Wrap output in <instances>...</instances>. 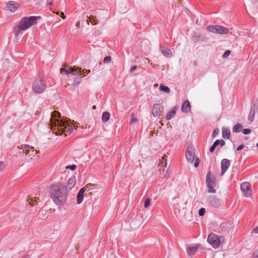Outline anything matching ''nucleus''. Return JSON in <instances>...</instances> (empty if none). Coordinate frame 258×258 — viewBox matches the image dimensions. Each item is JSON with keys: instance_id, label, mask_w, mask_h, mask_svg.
Returning <instances> with one entry per match:
<instances>
[{"instance_id": "a18cd8bd", "label": "nucleus", "mask_w": 258, "mask_h": 258, "mask_svg": "<svg viewBox=\"0 0 258 258\" xmlns=\"http://www.w3.org/2000/svg\"><path fill=\"white\" fill-rule=\"evenodd\" d=\"M244 148L243 145H240L237 149V151H240Z\"/></svg>"}, {"instance_id": "8fccbe9b", "label": "nucleus", "mask_w": 258, "mask_h": 258, "mask_svg": "<svg viewBox=\"0 0 258 258\" xmlns=\"http://www.w3.org/2000/svg\"><path fill=\"white\" fill-rule=\"evenodd\" d=\"M227 225H229V223H223L222 226L224 227L225 226H227Z\"/></svg>"}, {"instance_id": "4d7b16f0", "label": "nucleus", "mask_w": 258, "mask_h": 258, "mask_svg": "<svg viewBox=\"0 0 258 258\" xmlns=\"http://www.w3.org/2000/svg\"><path fill=\"white\" fill-rule=\"evenodd\" d=\"M47 5H51V2L50 3H47Z\"/></svg>"}, {"instance_id": "2f4dec72", "label": "nucleus", "mask_w": 258, "mask_h": 258, "mask_svg": "<svg viewBox=\"0 0 258 258\" xmlns=\"http://www.w3.org/2000/svg\"><path fill=\"white\" fill-rule=\"evenodd\" d=\"M206 210L204 208H201L199 211V215L200 216H203L205 213Z\"/></svg>"}, {"instance_id": "79ce46f5", "label": "nucleus", "mask_w": 258, "mask_h": 258, "mask_svg": "<svg viewBox=\"0 0 258 258\" xmlns=\"http://www.w3.org/2000/svg\"><path fill=\"white\" fill-rule=\"evenodd\" d=\"M137 66H136L132 67L131 69L130 72L132 73V72L135 71L137 70Z\"/></svg>"}, {"instance_id": "49530a36", "label": "nucleus", "mask_w": 258, "mask_h": 258, "mask_svg": "<svg viewBox=\"0 0 258 258\" xmlns=\"http://www.w3.org/2000/svg\"><path fill=\"white\" fill-rule=\"evenodd\" d=\"M4 168V164L2 162L0 161V171H1Z\"/></svg>"}, {"instance_id": "b1692460", "label": "nucleus", "mask_w": 258, "mask_h": 258, "mask_svg": "<svg viewBox=\"0 0 258 258\" xmlns=\"http://www.w3.org/2000/svg\"><path fill=\"white\" fill-rule=\"evenodd\" d=\"M109 117H110V114H109V112H104L103 113L102 116V120L103 122H107L109 120Z\"/></svg>"}, {"instance_id": "2eb2a0df", "label": "nucleus", "mask_w": 258, "mask_h": 258, "mask_svg": "<svg viewBox=\"0 0 258 258\" xmlns=\"http://www.w3.org/2000/svg\"><path fill=\"white\" fill-rule=\"evenodd\" d=\"M76 182V179L74 176H72L68 181L67 185L66 186L67 191L71 190L75 186Z\"/></svg>"}, {"instance_id": "37998d69", "label": "nucleus", "mask_w": 258, "mask_h": 258, "mask_svg": "<svg viewBox=\"0 0 258 258\" xmlns=\"http://www.w3.org/2000/svg\"><path fill=\"white\" fill-rule=\"evenodd\" d=\"M86 187H84L83 188H82L80 190H79V192H81V193H82L83 194H84V192L86 191Z\"/></svg>"}, {"instance_id": "6e6d98bb", "label": "nucleus", "mask_w": 258, "mask_h": 258, "mask_svg": "<svg viewBox=\"0 0 258 258\" xmlns=\"http://www.w3.org/2000/svg\"><path fill=\"white\" fill-rule=\"evenodd\" d=\"M47 5H51V2L50 3H47Z\"/></svg>"}, {"instance_id": "a211bd4d", "label": "nucleus", "mask_w": 258, "mask_h": 258, "mask_svg": "<svg viewBox=\"0 0 258 258\" xmlns=\"http://www.w3.org/2000/svg\"><path fill=\"white\" fill-rule=\"evenodd\" d=\"M181 109L183 112L185 113L188 112L190 110V106L189 102L188 100H186L184 102Z\"/></svg>"}, {"instance_id": "6e6552de", "label": "nucleus", "mask_w": 258, "mask_h": 258, "mask_svg": "<svg viewBox=\"0 0 258 258\" xmlns=\"http://www.w3.org/2000/svg\"><path fill=\"white\" fill-rule=\"evenodd\" d=\"M30 149H33V148H31L29 145H25L20 149L22 150V152L23 154H25L26 156H28L31 159L33 157H35L36 156L37 152L34 150H30ZM20 153H21V151H20Z\"/></svg>"}, {"instance_id": "c9c22d12", "label": "nucleus", "mask_w": 258, "mask_h": 258, "mask_svg": "<svg viewBox=\"0 0 258 258\" xmlns=\"http://www.w3.org/2000/svg\"><path fill=\"white\" fill-rule=\"evenodd\" d=\"M230 53V50H226L224 52V53L223 54V57L224 58H226V57H228Z\"/></svg>"}, {"instance_id": "864d4df0", "label": "nucleus", "mask_w": 258, "mask_h": 258, "mask_svg": "<svg viewBox=\"0 0 258 258\" xmlns=\"http://www.w3.org/2000/svg\"><path fill=\"white\" fill-rule=\"evenodd\" d=\"M96 106L95 105H93V107H92V109H96Z\"/></svg>"}, {"instance_id": "a19ab883", "label": "nucleus", "mask_w": 258, "mask_h": 258, "mask_svg": "<svg viewBox=\"0 0 258 258\" xmlns=\"http://www.w3.org/2000/svg\"><path fill=\"white\" fill-rule=\"evenodd\" d=\"M28 201L29 202V204L31 205L32 206L33 204V200L32 198H31L30 197L29 198V199L28 200Z\"/></svg>"}, {"instance_id": "ea45409f", "label": "nucleus", "mask_w": 258, "mask_h": 258, "mask_svg": "<svg viewBox=\"0 0 258 258\" xmlns=\"http://www.w3.org/2000/svg\"><path fill=\"white\" fill-rule=\"evenodd\" d=\"M216 147V146L213 144V145L210 148V152L212 153L215 149Z\"/></svg>"}, {"instance_id": "c85d7f7f", "label": "nucleus", "mask_w": 258, "mask_h": 258, "mask_svg": "<svg viewBox=\"0 0 258 258\" xmlns=\"http://www.w3.org/2000/svg\"><path fill=\"white\" fill-rule=\"evenodd\" d=\"M131 118L130 123L133 124V123H135L138 122V119L137 116L133 113H132L131 114Z\"/></svg>"}, {"instance_id": "5fc2aeb1", "label": "nucleus", "mask_w": 258, "mask_h": 258, "mask_svg": "<svg viewBox=\"0 0 258 258\" xmlns=\"http://www.w3.org/2000/svg\"><path fill=\"white\" fill-rule=\"evenodd\" d=\"M34 202H37V199H36H36H34Z\"/></svg>"}, {"instance_id": "58836bf2", "label": "nucleus", "mask_w": 258, "mask_h": 258, "mask_svg": "<svg viewBox=\"0 0 258 258\" xmlns=\"http://www.w3.org/2000/svg\"><path fill=\"white\" fill-rule=\"evenodd\" d=\"M200 163V160L199 158H196L195 161V166L197 167Z\"/></svg>"}, {"instance_id": "39448f33", "label": "nucleus", "mask_w": 258, "mask_h": 258, "mask_svg": "<svg viewBox=\"0 0 258 258\" xmlns=\"http://www.w3.org/2000/svg\"><path fill=\"white\" fill-rule=\"evenodd\" d=\"M207 29L210 32L219 34H226L229 32L228 28L220 25H209Z\"/></svg>"}, {"instance_id": "412c9836", "label": "nucleus", "mask_w": 258, "mask_h": 258, "mask_svg": "<svg viewBox=\"0 0 258 258\" xmlns=\"http://www.w3.org/2000/svg\"><path fill=\"white\" fill-rule=\"evenodd\" d=\"M222 137L225 139H228L230 137V132L229 129L225 127L222 128Z\"/></svg>"}, {"instance_id": "f3484780", "label": "nucleus", "mask_w": 258, "mask_h": 258, "mask_svg": "<svg viewBox=\"0 0 258 258\" xmlns=\"http://www.w3.org/2000/svg\"><path fill=\"white\" fill-rule=\"evenodd\" d=\"M177 109H178V107L177 106H175L173 108L172 110L171 111L169 112L167 114L166 116V119L167 120H170L172 118H173L175 116Z\"/></svg>"}, {"instance_id": "7c9ffc66", "label": "nucleus", "mask_w": 258, "mask_h": 258, "mask_svg": "<svg viewBox=\"0 0 258 258\" xmlns=\"http://www.w3.org/2000/svg\"><path fill=\"white\" fill-rule=\"evenodd\" d=\"M151 200L149 198L146 199L144 204V207L145 208H148L150 205Z\"/></svg>"}, {"instance_id": "20e7f679", "label": "nucleus", "mask_w": 258, "mask_h": 258, "mask_svg": "<svg viewBox=\"0 0 258 258\" xmlns=\"http://www.w3.org/2000/svg\"><path fill=\"white\" fill-rule=\"evenodd\" d=\"M46 87V85L45 82L40 78H37L33 83L32 90L34 93L39 94L43 92Z\"/></svg>"}, {"instance_id": "f257e3e1", "label": "nucleus", "mask_w": 258, "mask_h": 258, "mask_svg": "<svg viewBox=\"0 0 258 258\" xmlns=\"http://www.w3.org/2000/svg\"><path fill=\"white\" fill-rule=\"evenodd\" d=\"M60 117V114L58 112L54 111L52 112L50 120L51 131L56 134H61L65 132L69 134H71L73 131V126L66 121L59 120L57 118Z\"/></svg>"}, {"instance_id": "c756f323", "label": "nucleus", "mask_w": 258, "mask_h": 258, "mask_svg": "<svg viewBox=\"0 0 258 258\" xmlns=\"http://www.w3.org/2000/svg\"><path fill=\"white\" fill-rule=\"evenodd\" d=\"M95 17L93 16H91L90 17H89V22L88 21V23L89 24V22L90 23H91V24L92 25H96L97 24V23L96 22V21L95 20Z\"/></svg>"}, {"instance_id": "0eeeda50", "label": "nucleus", "mask_w": 258, "mask_h": 258, "mask_svg": "<svg viewBox=\"0 0 258 258\" xmlns=\"http://www.w3.org/2000/svg\"><path fill=\"white\" fill-rule=\"evenodd\" d=\"M61 73L66 75L71 74L73 76H76L79 73L82 74V70L81 68H76L75 67L70 68L69 66H64L63 68L61 69Z\"/></svg>"}, {"instance_id": "423d86ee", "label": "nucleus", "mask_w": 258, "mask_h": 258, "mask_svg": "<svg viewBox=\"0 0 258 258\" xmlns=\"http://www.w3.org/2000/svg\"><path fill=\"white\" fill-rule=\"evenodd\" d=\"M214 180V176L211 172H209L207 175L206 182L208 187V192L210 193L216 192V190L213 188L215 185Z\"/></svg>"}, {"instance_id": "ddd939ff", "label": "nucleus", "mask_w": 258, "mask_h": 258, "mask_svg": "<svg viewBox=\"0 0 258 258\" xmlns=\"http://www.w3.org/2000/svg\"><path fill=\"white\" fill-rule=\"evenodd\" d=\"M230 166V161L227 159H224L221 161V175H223Z\"/></svg>"}, {"instance_id": "bb28decb", "label": "nucleus", "mask_w": 258, "mask_h": 258, "mask_svg": "<svg viewBox=\"0 0 258 258\" xmlns=\"http://www.w3.org/2000/svg\"><path fill=\"white\" fill-rule=\"evenodd\" d=\"M84 194H83L82 193L79 192H78L77 200L78 204H80L82 202L84 199Z\"/></svg>"}, {"instance_id": "9b49d317", "label": "nucleus", "mask_w": 258, "mask_h": 258, "mask_svg": "<svg viewBox=\"0 0 258 258\" xmlns=\"http://www.w3.org/2000/svg\"><path fill=\"white\" fill-rule=\"evenodd\" d=\"M250 184L248 182H245L241 184V189L246 197H249L251 195Z\"/></svg>"}, {"instance_id": "f03ea898", "label": "nucleus", "mask_w": 258, "mask_h": 258, "mask_svg": "<svg viewBox=\"0 0 258 258\" xmlns=\"http://www.w3.org/2000/svg\"><path fill=\"white\" fill-rule=\"evenodd\" d=\"M67 188L62 183H58L52 185L50 189V196L55 204L63 205L68 196Z\"/></svg>"}, {"instance_id": "09e8293b", "label": "nucleus", "mask_w": 258, "mask_h": 258, "mask_svg": "<svg viewBox=\"0 0 258 258\" xmlns=\"http://www.w3.org/2000/svg\"><path fill=\"white\" fill-rule=\"evenodd\" d=\"M253 232L255 233H258V226L253 230Z\"/></svg>"}, {"instance_id": "603ef678", "label": "nucleus", "mask_w": 258, "mask_h": 258, "mask_svg": "<svg viewBox=\"0 0 258 258\" xmlns=\"http://www.w3.org/2000/svg\"><path fill=\"white\" fill-rule=\"evenodd\" d=\"M61 16L63 19H65L66 18V16L64 15V13L62 12L61 13Z\"/></svg>"}, {"instance_id": "a878e982", "label": "nucleus", "mask_w": 258, "mask_h": 258, "mask_svg": "<svg viewBox=\"0 0 258 258\" xmlns=\"http://www.w3.org/2000/svg\"><path fill=\"white\" fill-rule=\"evenodd\" d=\"M242 128V125L240 123H237L233 128V132L239 133Z\"/></svg>"}, {"instance_id": "9d476101", "label": "nucleus", "mask_w": 258, "mask_h": 258, "mask_svg": "<svg viewBox=\"0 0 258 258\" xmlns=\"http://www.w3.org/2000/svg\"><path fill=\"white\" fill-rule=\"evenodd\" d=\"M185 156L187 160L189 162H192L194 161L195 155L194 148L192 146H189L187 147Z\"/></svg>"}, {"instance_id": "dca6fc26", "label": "nucleus", "mask_w": 258, "mask_h": 258, "mask_svg": "<svg viewBox=\"0 0 258 258\" xmlns=\"http://www.w3.org/2000/svg\"><path fill=\"white\" fill-rule=\"evenodd\" d=\"M198 248V246L196 245L187 246L186 248L187 255L189 256H192L197 251Z\"/></svg>"}, {"instance_id": "6ab92c4d", "label": "nucleus", "mask_w": 258, "mask_h": 258, "mask_svg": "<svg viewBox=\"0 0 258 258\" xmlns=\"http://www.w3.org/2000/svg\"><path fill=\"white\" fill-rule=\"evenodd\" d=\"M18 4L14 2H10L7 4V7L11 12H14L17 8Z\"/></svg>"}, {"instance_id": "13d9d810", "label": "nucleus", "mask_w": 258, "mask_h": 258, "mask_svg": "<svg viewBox=\"0 0 258 258\" xmlns=\"http://www.w3.org/2000/svg\"><path fill=\"white\" fill-rule=\"evenodd\" d=\"M74 127H75V128H77V126H76L75 125H74Z\"/></svg>"}, {"instance_id": "3c124183", "label": "nucleus", "mask_w": 258, "mask_h": 258, "mask_svg": "<svg viewBox=\"0 0 258 258\" xmlns=\"http://www.w3.org/2000/svg\"><path fill=\"white\" fill-rule=\"evenodd\" d=\"M90 72V70H84L82 72V74H84V73H87V74H89V73Z\"/></svg>"}, {"instance_id": "4468645a", "label": "nucleus", "mask_w": 258, "mask_h": 258, "mask_svg": "<svg viewBox=\"0 0 258 258\" xmlns=\"http://www.w3.org/2000/svg\"><path fill=\"white\" fill-rule=\"evenodd\" d=\"M163 108L160 106L159 104H155L153 105L152 109V113L154 117H157L162 112Z\"/></svg>"}, {"instance_id": "aec40b11", "label": "nucleus", "mask_w": 258, "mask_h": 258, "mask_svg": "<svg viewBox=\"0 0 258 258\" xmlns=\"http://www.w3.org/2000/svg\"><path fill=\"white\" fill-rule=\"evenodd\" d=\"M254 108L255 106L254 105L251 107L250 111L249 112V115H248V120L250 121H253L255 115V112H254Z\"/></svg>"}, {"instance_id": "f704fd0d", "label": "nucleus", "mask_w": 258, "mask_h": 258, "mask_svg": "<svg viewBox=\"0 0 258 258\" xmlns=\"http://www.w3.org/2000/svg\"><path fill=\"white\" fill-rule=\"evenodd\" d=\"M66 168L67 169H70L72 170H74L76 168V166L75 165H69L67 166Z\"/></svg>"}, {"instance_id": "e433bc0d", "label": "nucleus", "mask_w": 258, "mask_h": 258, "mask_svg": "<svg viewBox=\"0 0 258 258\" xmlns=\"http://www.w3.org/2000/svg\"><path fill=\"white\" fill-rule=\"evenodd\" d=\"M219 132V130L218 128L215 129L214 132H213V137H215L217 135H218Z\"/></svg>"}, {"instance_id": "72a5a7b5", "label": "nucleus", "mask_w": 258, "mask_h": 258, "mask_svg": "<svg viewBox=\"0 0 258 258\" xmlns=\"http://www.w3.org/2000/svg\"><path fill=\"white\" fill-rule=\"evenodd\" d=\"M251 132V130L249 128H245L242 130V133L244 135L249 134Z\"/></svg>"}, {"instance_id": "4be33fe9", "label": "nucleus", "mask_w": 258, "mask_h": 258, "mask_svg": "<svg viewBox=\"0 0 258 258\" xmlns=\"http://www.w3.org/2000/svg\"><path fill=\"white\" fill-rule=\"evenodd\" d=\"M160 163L159 164V165L161 166V167H163V168L162 169V168H160V170H164V167H166V165H167V156L164 155V156L162 157V160H160Z\"/></svg>"}, {"instance_id": "bf43d9fd", "label": "nucleus", "mask_w": 258, "mask_h": 258, "mask_svg": "<svg viewBox=\"0 0 258 258\" xmlns=\"http://www.w3.org/2000/svg\"><path fill=\"white\" fill-rule=\"evenodd\" d=\"M256 147H258V143L256 145Z\"/></svg>"}, {"instance_id": "5701e85b", "label": "nucleus", "mask_w": 258, "mask_h": 258, "mask_svg": "<svg viewBox=\"0 0 258 258\" xmlns=\"http://www.w3.org/2000/svg\"><path fill=\"white\" fill-rule=\"evenodd\" d=\"M162 52L165 56L170 57L172 52L169 49L166 48H162Z\"/></svg>"}, {"instance_id": "de8ad7c7", "label": "nucleus", "mask_w": 258, "mask_h": 258, "mask_svg": "<svg viewBox=\"0 0 258 258\" xmlns=\"http://www.w3.org/2000/svg\"><path fill=\"white\" fill-rule=\"evenodd\" d=\"M225 143L224 141H223V140H220V144L221 145V146H223L225 145Z\"/></svg>"}, {"instance_id": "c03bdc74", "label": "nucleus", "mask_w": 258, "mask_h": 258, "mask_svg": "<svg viewBox=\"0 0 258 258\" xmlns=\"http://www.w3.org/2000/svg\"><path fill=\"white\" fill-rule=\"evenodd\" d=\"M214 144L217 147L218 145L220 144V140H217L216 141H215Z\"/></svg>"}, {"instance_id": "473e14b6", "label": "nucleus", "mask_w": 258, "mask_h": 258, "mask_svg": "<svg viewBox=\"0 0 258 258\" xmlns=\"http://www.w3.org/2000/svg\"><path fill=\"white\" fill-rule=\"evenodd\" d=\"M111 60V57L109 56H106L104 58L103 62L104 63H109Z\"/></svg>"}, {"instance_id": "7ed1b4c3", "label": "nucleus", "mask_w": 258, "mask_h": 258, "mask_svg": "<svg viewBox=\"0 0 258 258\" xmlns=\"http://www.w3.org/2000/svg\"><path fill=\"white\" fill-rule=\"evenodd\" d=\"M39 18V17L37 16H31L29 18L24 17L21 20L19 25L21 27L22 30H25L33 24H36Z\"/></svg>"}, {"instance_id": "f8f14e48", "label": "nucleus", "mask_w": 258, "mask_h": 258, "mask_svg": "<svg viewBox=\"0 0 258 258\" xmlns=\"http://www.w3.org/2000/svg\"><path fill=\"white\" fill-rule=\"evenodd\" d=\"M208 202L212 206L216 208H219L221 206L219 200L214 196H210L208 198Z\"/></svg>"}, {"instance_id": "cd10ccee", "label": "nucleus", "mask_w": 258, "mask_h": 258, "mask_svg": "<svg viewBox=\"0 0 258 258\" xmlns=\"http://www.w3.org/2000/svg\"><path fill=\"white\" fill-rule=\"evenodd\" d=\"M21 30H22V28H21V27H20L19 25H18L17 27H14V31H13L14 33V35L16 36H18L19 35L20 33L21 32Z\"/></svg>"}, {"instance_id": "1a4fd4ad", "label": "nucleus", "mask_w": 258, "mask_h": 258, "mask_svg": "<svg viewBox=\"0 0 258 258\" xmlns=\"http://www.w3.org/2000/svg\"><path fill=\"white\" fill-rule=\"evenodd\" d=\"M207 241L214 248H217L219 246L220 240L218 236L214 234L211 233L209 234Z\"/></svg>"}, {"instance_id": "393cba45", "label": "nucleus", "mask_w": 258, "mask_h": 258, "mask_svg": "<svg viewBox=\"0 0 258 258\" xmlns=\"http://www.w3.org/2000/svg\"><path fill=\"white\" fill-rule=\"evenodd\" d=\"M159 89L160 91L164 92L168 94L170 92V88L168 87H167L166 86H164L163 85H160V86L159 87Z\"/></svg>"}, {"instance_id": "4c0bfd02", "label": "nucleus", "mask_w": 258, "mask_h": 258, "mask_svg": "<svg viewBox=\"0 0 258 258\" xmlns=\"http://www.w3.org/2000/svg\"><path fill=\"white\" fill-rule=\"evenodd\" d=\"M252 256L254 258H258V249L253 252Z\"/></svg>"}]
</instances>
